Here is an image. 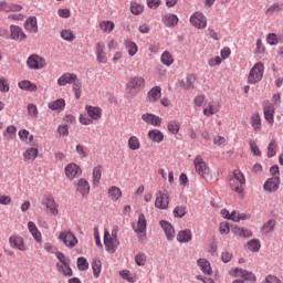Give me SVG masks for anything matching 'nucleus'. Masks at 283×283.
I'll list each match as a JSON object with an SVG mask.
<instances>
[{
    "label": "nucleus",
    "mask_w": 283,
    "mask_h": 283,
    "mask_svg": "<svg viewBox=\"0 0 283 283\" xmlns=\"http://www.w3.org/2000/svg\"><path fill=\"white\" fill-rule=\"evenodd\" d=\"M247 184V179H244V175L238 170L233 171L230 176V187L232 191L237 193H242L244 191V185Z\"/></svg>",
    "instance_id": "1"
},
{
    "label": "nucleus",
    "mask_w": 283,
    "mask_h": 283,
    "mask_svg": "<svg viewBox=\"0 0 283 283\" xmlns=\"http://www.w3.org/2000/svg\"><path fill=\"white\" fill-rule=\"evenodd\" d=\"M264 76V64L262 62H258L250 70L248 75V83L251 85H255V83H260L262 77Z\"/></svg>",
    "instance_id": "2"
},
{
    "label": "nucleus",
    "mask_w": 283,
    "mask_h": 283,
    "mask_svg": "<svg viewBox=\"0 0 283 283\" xmlns=\"http://www.w3.org/2000/svg\"><path fill=\"white\" fill-rule=\"evenodd\" d=\"M142 87H145V78L138 76L132 77L127 83L128 96H136Z\"/></svg>",
    "instance_id": "3"
},
{
    "label": "nucleus",
    "mask_w": 283,
    "mask_h": 283,
    "mask_svg": "<svg viewBox=\"0 0 283 283\" xmlns=\"http://www.w3.org/2000/svg\"><path fill=\"white\" fill-rule=\"evenodd\" d=\"M57 240L63 242L64 245H66L69 249H74L78 244V239H76V235L72 233L71 231H62L56 234Z\"/></svg>",
    "instance_id": "4"
},
{
    "label": "nucleus",
    "mask_w": 283,
    "mask_h": 283,
    "mask_svg": "<svg viewBox=\"0 0 283 283\" xmlns=\"http://www.w3.org/2000/svg\"><path fill=\"white\" fill-rule=\"evenodd\" d=\"M193 163L196 171L201 176V178H211V169L207 166V163H205V159H202L201 156H197Z\"/></svg>",
    "instance_id": "5"
},
{
    "label": "nucleus",
    "mask_w": 283,
    "mask_h": 283,
    "mask_svg": "<svg viewBox=\"0 0 283 283\" xmlns=\"http://www.w3.org/2000/svg\"><path fill=\"white\" fill-rule=\"evenodd\" d=\"M118 244L120 242L116 238H112V234H109V231H104V247L107 251V253H116V249H118Z\"/></svg>",
    "instance_id": "6"
},
{
    "label": "nucleus",
    "mask_w": 283,
    "mask_h": 283,
    "mask_svg": "<svg viewBox=\"0 0 283 283\" xmlns=\"http://www.w3.org/2000/svg\"><path fill=\"white\" fill-rule=\"evenodd\" d=\"M27 65H28L29 70H43V67H45L46 63H45V59H43L36 54H33L28 57Z\"/></svg>",
    "instance_id": "7"
},
{
    "label": "nucleus",
    "mask_w": 283,
    "mask_h": 283,
    "mask_svg": "<svg viewBox=\"0 0 283 283\" xmlns=\"http://www.w3.org/2000/svg\"><path fill=\"white\" fill-rule=\"evenodd\" d=\"M190 23L198 30H205L207 28V17L202 12L197 11L190 17Z\"/></svg>",
    "instance_id": "8"
},
{
    "label": "nucleus",
    "mask_w": 283,
    "mask_h": 283,
    "mask_svg": "<svg viewBox=\"0 0 283 283\" xmlns=\"http://www.w3.org/2000/svg\"><path fill=\"white\" fill-rule=\"evenodd\" d=\"M64 174L69 180H74V178H78V176L83 174V170L81 169L80 165L71 163L64 168Z\"/></svg>",
    "instance_id": "9"
},
{
    "label": "nucleus",
    "mask_w": 283,
    "mask_h": 283,
    "mask_svg": "<svg viewBox=\"0 0 283 283\" xmlns=\"http://www.w3.org/2000/svg\"><path fill=\"white\" fill-rule=\"evenodd\" d=\"M133 230L135 233L145 237L147 233V219L144 213H139L138 221L133 223Z\"/></svg>",
    "instance_id": "10"
},
{
    "label": "nucleus",
    "mask_w": 283,
    "mask_h": 283,
    "mask_svg": "<svg viewBox=\"0 0 283 283\" xmlns=\"http://www.w3.org/2000/svg\"><path fill=\"white\" fill-rule=\"evenodd\" d=\"M281 182L280 177L269 178L263 185V190L266 191V193H275V191L280 189Z\"/></svg>",
    "instance_id": "11"
},
{
    "label": "nucleus",
    "mask_w": 283,
    "mask_h": 283,
    "mask_svg": "<svg viewBox=\"0 0 283 283\" xmlns=\"http://www.w3.org/2000/svg\"><path fill=\"white\" fill-rule=\"evenodd\" d=\"M42 205L49 209L51 216H56L59 213V203L54 200V197L46 196L42 199Z\"/></svg>",
    "instance_id": "12"
},
{
    "label": "nucleus",
    "mask_w": 283,
    "mask_h": 283,
    "mask_svg": "<svg viewBox=\"0 0 283 283\" xmlns=\"http://www.w3.org/2000/svg\"><path fill=\"white\" fill-rule=\"evenodd\" d=\"M155 207L157 209H168L169 196L163 191H158L156 195Z\"/></svg>",
    "instance_id": "13"
},
{
    "label": "nucleus",
    "mask_w": 283,
    "mask_h": 283,
    "mask_svg": "<svg viewBox=\"0 0 283 283\" xmlns=\"http://www.w3.org/2000/svg\"><path fill=\"white\" fill-rule=\"evenodd\" d=\"M142 120L147 125H153V127H160L163 124V118L151 113H145L142 115Z\"/></svg>",
    "instance_id": "14"
},
{
    "label": "nucleus",
    "mask_w": 283,
    "mask_h": 283,
    "mask_svg": "<svg viewBox=\"0 0 283 283\" xmlns=\"http://www.w3.org/2000/svg\"><path fill=\"white\" fill-rule=\"evenodd\" d=\"M10 38L13 41H25L27 35H25V32H23V29H21V27L11 24L10 25Z\"/></svg>",
    "instance_id": "15"
},
{
    "label": "nucleus",
    "mask_w": 283,
    "mask_h": 283,
    "mask_svg": "<svg viewBox=\"0 0 283 283\" xmlns=\"http://www.w3.org/2000/svg\"><path fill=\"white\" fill-rule=\"evenodd\" d=\"M75 190L77 193H81L83 198H87L90 196V182L86 179H78L75 185Z\"/></svg>",
    "instance_id": "16"
},
{
    "label": "nucleus",
    "mask_w": 283,
    "mask_h": 283,
    "mask_svg": "<svg viewBox=\"0 0 283 283\" xmlns=\"http://www.w3.org/2000/svg\"><path fill=\"white\" fill-rule=\"evenodd\" d=\"M263 114H264L265 120L270 125H273V123H274V114H275V107L273 106V104H271L269 102H265L263 104Z\"/></svg>",
    "instance_id": "17"
},
{
    "label": "nucleus",
    "mask_w": 283,
    "mask_h": 283,
    "mask_svg": "<svg viewBox=\"0 0 283 283\" xmlns=\"http://www.w3.org/2000/svg\"><path fill=\"white\" fill-rule=\"evenodd\" d=\"M161 229L164 230V233L167 238V240L171 241L176 238V230L174 229V226L169 223V221L161 220L159 222Z\"/></svg>",
    "instance_id": "18"
},
{
    "label": "nucleus",
    "mask_w": 283,
    "mask_h": 283,
    "mask_svg": "<svg viewBox=\"0 0 283 283\" xmlns=\"http://www.w3.org/2000/svg\"><path fill=\"white\" fill-rule=\"evenodd\" d=\"M76 73H64L57 78V85L65 87V85H72L76 81Z\"/></svg>",
    "instance_id": "19"
},
{
    "label": "nucleus",
    "mask_w": 283,
    "mask_h": 283,
    "mask_svg": "<svg viewBox=\"0 0 283 283\" xmlns=\"http://www.w3.org/2000/svg\"><path fill=\"white\" fill-rule=\"evenodd\" d=\"M9 244L12 249H18L19 251H27L25 242L23 241V238L19 235L10 237Z\"/></svg>",
    "instance_id": "20"
},
{
    "label": "nucleus",
    "mask_w": 283,
    "mask_h": 283,
    "mask_svg": "<svg viewBox=\"0 0 283 283\" xmlns=\"http://www.w3.org/2000/svg\"><path fill=\"white\" fill-rule=\"evenodd\" d=\"M24 30H27V32H31L32 34H36V32H39V23L36 22V17H29L25 20Z\"/></svg>",
    "instance_id": "21"
},
{
    "label": "nucleus",
    "mask_w": 283,
    "mask_h": 283,
    "mask_svg": "<svg viewBox=\"0 0 283 283\" xmlns=\"http://www.w3.org/2000/svg\"><path fill=\"white\" fill-rule=\"evenodd\" d=\"M232 272L234 273V275L243 277V280H247L248 282H255L256 280L255 274H253V272H249L240 268H235L234 270H232Z\"/></svg>",
    "instance_id": "22"
},
{
    "label": "nucleus",
    "mask_w": 283,
    "mask_h": 283,
    "mask_svg": "<svg viewBox=\"0 0 283 283\" xmlns=\"http://www.w3.org/2000/svg\"><path fill=\"white\" fill-rule=\"evenodd\" d=\"M85 111L87 112L91 120H101V116H103V109L96 106L86 105Z\"/></svg>",
    "instance_id": "23"
},
{
    "label": "nucleus",
    "mask_w": 283,
    "mask_h": 283,
    "mask_svg": "<svg viewBox=\"0 0 283 283\" xmlns=\"http://www.w3.org/2000/svg\"><path fill=\"white\" fill-rule=\"evenodd\" d=\"M163 96V88L160 86H154L147 94L149 103H157Z\"/></svg>",
    "instance_id": "24"
},
{
    "label": "nucleus",
    "mask_w": 283,
    "mask_h": 283,
    "mask_svg": "<svg viewBox=\"0 0 283 283\" xmlns=\"http://www.w3.org/2000/svg\"><path fill=\"white\" fill-rule=\"evenodd\" d=\"M96 59L97 63H107V54L105 53V44L103 42L96 43Z\"/></svg>",
    "instance_id": "25"
},
{
    "label": "nucleus",
    "mask_w": 283,
    "mask_h": 283,
    "mask_svg": "<svg viewBox=\"0 0 283 283\" xmlns=\"http://www.w3.org/2000/svg\"><path fill=\"white\" fill-rule=\"evenodd\" d=\"M178 15L174 13H166L163 17V23L166 25V28H176V25H178Z\"/></svg>",
    "instance_id": "26"
},
{
    "label": "nucleus",
    "mask_w": 283,
    "mask_h": 283,
    "mask_svg": "<svg viewBox=\"0 0 283 283\" xmlns=\"http://www.w3.org/2000/svg\"><path fill=\"white\" fill-rule=\"evenodd\" d=\"M197 264L202 273H205L206 275H212L213 270L211 269V263L207 259H199L197 261Z\"/></svg>",
    "instance_id": "27"
},
{
    "label": "nucleus",
    "mask_w": 283,
    "mask_h": 283,
    "mask_svg": "<svg viewBox=\"0 0 283 283\" xmlns=\"http://www.w3.org/2000/svg\"><path fill=\"white\" fill-rule=\"evenodd\" d=\"M148 138L151 143H163L165 140V135L158 129H153L148 132Z\"/></svg>",
    "instance_id": "28"
},
{
    "label": "nucleus",
    "mask_w": 283,
    "mask_h": 283,
    "mask_svg": "<svg viewBox=\"0 0 283 283\" xmlns=\"http://www.w3.org/2000/svg\"><path fill=\"white\" fill-rule=\"evenodd\" d=\"M193 238V234L191 233V230H181L177 234V241L181 243L191 242V239Z\"/></svg>",
    "instance_id": "29"
},
{
    "label": "nucleus",
    "mask_w": 283,
    "mask_h": 283,
    "mask_svg": "<svg viewBox=\"0 0 283 283\" xmlns=\"http://www.w3.org/2000/svg\"><path fill=\"white\" fill-rule=\"evenodd\" d=\"M83 80L78 78V76L75 77V81L72 83V90L74 92L75 98H81V94H83Z\"/></svg>",
    "instance_id": "30"
},
{
    "label": "nucleus",
    "mask_w": 283,
    "mask_h": 283,
    "mask_svg": "<svg viewBox=\"0 0 283 283\" xmlns=\"http://www.w3.org/2000/svg\"><path fill=\"white\" fill-rule=\"evenodd\" d=\"M28 229L36 242H41V232L33 221L28 222Z\"/></svg>",
    "instance_id": "31"
},
{
    "label": "nucleus",
    "mask_w": 283,
    "mask_h": 283,
    "mask_svg": "<svg viewBox=\"0 0 283 283\" xmlns=\"http://www.w3.org/2000/svg\"><path fill=\"white\" fill-rule=\"evenodd\" d=\"M247 249L248 251H252V253H258V251L262 249V243L260 242L259 239H251L247 243Z\"/></svg>",
    "instance_id": "32"
},
{
    "label": "nucleus",
    "mask_w": 283,
    "mask_h": 283,
    "mask_svg": "<svg viewBox=\"0 0 283 283\" xmlns=\"http://www.w3.org/2000/svg\"><path fill=\"white\" fill-rule=\"evenodd\" d=\"M116 24H114L113 21L109 20H103L99 22V29L102 32H105L106 34H109L113 32Z\"/></svg>",
    "instance_id": "33"
},
{
    "label": "nucleus",
    "mask_w": 283,
    "mask_h": 283,
    "mask_svg": "<svg viewBox=\"0 0 283 283\" xmlns=\"http://www.w3.org/2000/svg\"><path fill=\"white\" fill-rule=\"evenodd\" d=\"M18 87H20V90H24L27 92H36V84H34L28 80H23V81L19 82Z\"/></svg>",
    "instance_id": "34"
},
{
    "label": "nucleus",
    "mask_w": 283,
    "mask_h": 283,
    "mask_svg": "<svg viewBox=\"0 0 283 283\" xmlns=\"http://www.w3.org/2000/svg\"><path fill=\"white\" fill-rule=\"evenodd\" d=\"M220 112V104H208V107L203 108L205 116H213V114H218Z\"/></svg>",
    "instance_id": "35"
},
{
    "label": "nucleus",
    "mask_w": 283,
    "mask_h": 283,
    "mask_svg": "<svg viewBox=\"0 0 283 283\" xmlns=\"http://www.w3.org/2000/svg\"><path fill=\"white\" fill-rule=\"evenodd\" d=\"M102 176H103V168L101 166H96L93 169V186L94 187H98Z\"/></svg>",
    "instance_id": "36"
},
{
    "label": "nucleus",
    "mask_w": 283,
    "mask_h": 283,
    "mask_svg": "<svg viewBox=\"0 0 283 283\" xmlns=\"http://www.w3.org/2000/svg\"><path fill=\"white\" fill-rule=\"evenodd\" d=\"M277 154V139L272 138L268 145V158H273Z\"/></svg>",
    "instance_id": "37"
},
{
    "label": "nucleus",
    "mask_w": 283,
    "mask_h": 283,
    "mask_svg": "<svg viewBox=\"0 0 283 283\" xmlns=\"http://www.w3.org/2000/svg\"><path fill=\"white\" fill-rule=\"evenodd\" d=\"M123 196V191H120V188L113 186L108 189V198H111V200H118L120 197Z\"/></svg>",
    "instance_id": "38"
},
{
    "label": "nucleus",
    "mask_w": 283,
    "mask_h": 283,
    "mask_svg": "<svg viewBox=\"0 0 283 283\" xmlns=\"http://www.w3.org/2000/svg\"><path fill=\"white\" fill-rule=\"evenodd\" d=\"M18 136L23 143H32L34 140V135H30L28 129L19 130Z\"/></svg>",
    "instance_id": "39"
},
{
    "label": "nucleus",
    "mask_w": 283,
    "mask_h": 283,
    "mask_svg": "<svg viewBox=\"0 0 283 283\" xmlns=\"http://www.w3.org/2000/svg\"><path fill=\"white\" fill-rule=\"evenodd\" d=\"M49 109H52L53 112H56L57 109H65V99L59 98L49 103Z\"/></svg>",
    "instance_id": "40"
},
{
    "label": "nucleus",
    "mask_w": 283,
    "mask_h": 283,
    "mask_svg": "<svg viewBox=\"0 0 283 283\" xmlns=\"http://www.w3.org/2000/svg\"><path fill=\"white\" fill-rule=\"evenodd\" d=\"M60 35H61V39H63L64 41H67L69 43H72V41H74V39H76L74 31H72L70 29L62 30Z\"/></svg>",
    "instance_id": "41"
},
{
    "label": "nucleus",
    "mask_w": 283,
    "mask_h": 283,
    "mask_svg": "<svg viewBox=\"0 0 283 283\" xmlns=\"http://www.w3.org/2000/svg\"><path fill=\"white\" fill-rule=\"evenodd\" d=\"M251 123L254 132H260V129H262V118H260V114L254 113L251 117Z\"/></svg>",
    "instance_id": "42"
},
{
    "label": "nucleus",
    "mask_w": 283,
    "mask_h": 283,
    "mask_svg": "<svg viewBox=\"0 0 283 283\" xmlns=\"http://www.w3.org/2000/svg\"><path fill=\"white\" fill-rule=\"evenodd\" d=\"M57 271L62 275L72 276V268H70V263H56Z\"/></svg>",
    "instance_id": "43"
},
{
    "label": "nucleus",
    "mask_w": 283,
    "mask_h": 283,
    "mask_svg": "<svg viewBox=\"0 0 283 283\" xmlns=\"http://www.w3.org/2000/svg\"><path fill=\"white\" fill-rule=\"evenodd\" d=\"M36 156H39V149L29 148L23 153L24 160H36Z\"/></svg>",
    "instance_id": "44"
},
{
    "label": "nucleus",
    "mask_w": 283,
    "mask_h": 283,
    "mask_svg": "<svg viewBox=\"0 0 283 283\" xmlns=\"http://www.w3.org/2000/svg\"><path fill=\"white\" fill-rule=\"evenodd\" d=\"M92 269H93V275L94 277L101 276V271L103 269V264L101 263V260L94 259L92 262Z\"/></svg>",
    "instance_id": "45"
},
{
    "label": "nucleus",
    "mask_w": 283,
    "mask_h": 283,
    "mask_svg": "<svg viewBox=\"0 0 283 283\" xmlns=\"http://www.w3.org/2000/svg\"><path fill=\"white\" fill-rule=\"evenodd\" d=\"M160 61L164 65H166L167 67H169L170 65H174V57L171 56V53H169V51H165L161 56H160Z\"/></svg>",
    "instance_id": "46"
},
{
    "label": "nucleus",
    "mask_w": 283,
    "mask_h": 283,
    "mask_svg": "<svg viewBox=\"0 0 283 283\" xmlns=\"http://www.w3.org/2000/svg\"><path fill=\"white\" fill-rule=\"evenodd\" d=\"M125 45L129 56H135V54L138 52V45H136L135 42L129 40L125 41Z\"/></svg>",
    "instance_id": "47"
},
{
    "label": "nucleus",
    "mask_w": 283,
    "mask_h": 283,
    "mask_svg": "<svg viewBox=\"0 0 283 283\" xmlns=\"http://www.w3.org/2000/svg\"><path fill=\"white\" fill-rule=\"evenodd\" d=\"M128 147L132 149V151L140 149V139H138L136 136H130L128 139Z\"/></svg>",
    "instance_id": "48"
},
{
    "label": "nucleus",
    "mask_w": 283,
    "mask_h": 283,
    "mask_svg": "<svg viewBox=\"0 0 283 283\" xmlns=\"http://www.w3.org/2000/svg\"><path fill=\"white\" fill-rule=\"evenodd\" d=\"M144 10H145V7H143V4L138 2H130L132 14H135L136 17H138V14H143Z\"/></svg>",
    "instance_id": "49"
},
{
    "label": "nucleus",
    "mask_w": 283,
    "mask_h": 283,
    "mask_svg": "<svg viewBox=\"0 0 283 283\" xmlns=\"http://www.w3.org/2000/svg\"><path fill=\"white\" fill-rule=\"evenodd\" d=\"M275 230V220L270 219L269 221H266L263 227H262V231L266 234V233H272V231Z\"/></svg>",
    "instance_id": "50"
},
{
    "label": "nucleus",
    "mask_w": 283,
    "mask_h": 283,
    "mask_svg": "<svg viewBox=\"0 0 283 283\" xmlns=\"http://www.w3.org/2000/svg\"><path fill=\"white\" fill-rule=\"evenodd\" d=\"M77 269L78 271H87L90 269V263L87 262V259L84 256H80L77 259Z\"/></svg>",
    "instance_id": "51"
},
{
    "label": "nucleus",
    "mask_w": 283,
    "mask_h": 283,
    "mask_svg": "<svg viewBox=\"0 0 283 283\" xmlns=\"http://www.w3.org/2000/svg\"><path fill=\"white\" fill-rule=\"evenodd\" d=\"M135 263L137 266H145L147 264V255L143 252L135 255Z\"/></svg>",
    "instance_id": "52"
},
{
    "label": "nucleus",
    "mask_w": 283,
    "mask_h": 283,
    "mask_svg": "<svg viewBox=\"0 0 283 283\" xmlns=\"http://www.w3.org/2000/svg\"><path fill=\"white\" fill-rule=\"evenodd\" d=\"M174 216H175V218H185V216H187V207L177 206L174 209Z\"/></svg>",
    "instance_id": "53"
},
{
    "label": "nucleus",
    "mask_w": 283,
    "mask_h": 283,
    "mask_svg": "<svg viewBox=\"0 0 283 283\" xmlns=\"http://www.w3.org/2000/svg\"><path fill=\"white\" fill-rule=\"evenodd\" d=\"M196 83V76L187 75L186 82H184L185 90H193V84Z\"/></svg>",
    "instance_id": "54"
},
{
    "label": "nucleus",
    "mask_w": 283,
    "mask_h": 283,
    "mask_svg": "<svg viewBox=\"0 0 283 283\" xmlns=\"http://www.w3.org/2000/svg\"><path fill=\"white\" fill-rule=\"evenodd\" d=\"M119 275L123 280H126L127 282L134 283L136 282V279L133 277L132 272L129 270H123L119 272Z\"/></svg>",
    "instance_id": "55"
},
{
    "label": "nucleus",
    "mask_w": 283,
    "mask_h": 283,
    "mask_svg": "<svg viewBox=\"0 0 283 283\" xmlns=\"http://www.w3.org/2000/svg\"><path fill=\"white\" fill-rule=\"evenodd\" d=\"M28 114L31 116V118H39V108H36V105L34 104H29L27 106Z\"/></svg>",
    "instance_id": "56"
},
{
    "label": "nucleus",
    "mask_w": 283,
    "mask_h": 283,
    "mask_svg": "<svg viewBox=\"0 0 283 283\" xmlns=\"http://www.w3.org/2000/svg\"><path fill=\"white\" fill-rule=\"evenodd\" d=\"M282 4L274 3L266 9L265 14H275V12H282Z\"/></svg>",
    "instance_id": "57"
},
{
    "label": "nucleus",
    "mask_w": 283,
    "mask_h": 283,
    "mask_svg": "<svg viewBox=\"0 0 283 283\" xmlns=\"http://www.w3.org/2000/svg\"><path fill=\"white\" fill-rule=\"evenodd\" d=\"M168 132H170V134H178V132H180V123L176 120L170 122L168 124Z\"/></svg>",
    "instance_id": "58"
},
{
    "label": "nucleus",
    "mask_w": 283,
    "mask_h": 283,
    "mask_svg": "<svg viewBox=\"0 0 283 283\" xmlns=\"http://www.w3.org/2000/svg\"><path fill=\"white\" fill-rule=\"evenodd\" d=\"M266 41L269 45H277V43H280V38H277V34L275 33H270L266 36Z\"/></svg>",
    "instance_id": "59"
},
{
    "label": "nucleus",
    "mask_w": 283,
    "mask_h": 283,
    "mask_svg": "<svg viewBox=\"0 0 283 283\" xmlns=\"http://www.w3.org/2000/svg\"><path fill=\"white\" fill-rule=\"evenodd\" d=\"M0 92H10V83H8V80H6V77H0Z\"/></svg>",
    "instance_id": "60"
},
{
    "label": "nucleus",
    "mask_w": 283,
    "mask_h": 283,
    "mask_svg": "<svg viewBox=\"0 0 283 283\" xmlns=\"http://www.w3.org/2000/svg\"><path fill=\"white\" fill-rule=\"evenodd\" d=\"M249 145L253 156H262V151H260V148L258 147V144H255V142L250 140Z\"/></svg>",
    "instance_id": "61"
},
{
    "label": "nucleus",
    "mask_w": 283,
    "mask_h": 283,
    "mask_svg": "<svg viewBox=\"0 0 283 283\" xmlns=\"http://www.w3.org/2000/svg\"><path fill=\"white\" fill-rule=\"evenodd\" d=\"M57 132L60 136H70V127L67 125H60Z\"/></svg>",
    "instance_id": "62"
},
{
    "label": "nucleus",
    "mask_w": 283,
    "mask_h": 283,
    "mask_svg": "<svg viewBox=\"0 0 283 283\" xmlns=\"http://www.w3.org/2000/svg\"><path fill=\"white\" fill-rule=\"evenodd\" d=\"M75 149L81 158H87V149L83 145H77Z\"/></svg>",
    "instance_id": "63"
},
{
    "label": "nucleus",
    "mask_w": 283,
    "mask_h": 283,
    "mask_svg": "<svg viewBox=\"0 0 283 283\" xmlns=\"http://www.w3.org/2000/svg\"><path fill=\"white\" fill-rule=\"evenodd\" d=\"M262 283H282L275 275H268Z\"/></svg>",
    "instance_id": "64"
}]
</instances>
